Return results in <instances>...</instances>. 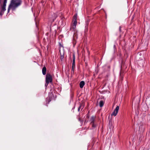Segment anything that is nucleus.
<instances>
[{"mask_svg": "<svg viewBox=\"0 0 150 150\" xmlns=\"http://www.w3.org/2000/svg\"><path fill=\"white\" fill-rule=\"evenodd\" d=\"M22 2V0H11L8 8V13L9 12L11 9L12 11L15 10L21 4Z\"/></svg>", "mask_w": 150, "mask_h": 150, "instance_id": "obj_1", "label": "nucleus"}, {"mask_svg": "<svg viewBox=\"0 0 150 150\" xmlns=\"http://www.w3.org/2000/svg\"><path fill=\"white\" fill-rule=\"evenodd\" d=\"M77 14H76L74 15L73 20V21L72 27L70 28V30L74 31H75L76 28V26L77 24Z\"/></svg>", "mask_w": 150, "mask_h": 150, "instance_id": "obj_2", "label": "nucleus"}, {"mask_svg": "<svg viewBox=\"0 0 150 150\" xmlns=\"http://www.w3.org/2000/svg\"><path fill=\"white\" fill-rule=\"evenodd\" d=\"M52 79L51 74L47 73L46 75L45 86H47L50 83L52 82Z\"/></svg>", "mask_w": 150, "mask_h": 150, "instance_id": "obj_3", "label": "nucleus"}, {"mask_svg": "<svg viewBox=\"0 0 150 150\" xmlns=\"http://www.w3.org/2000/svg\"><path fill=\"white\" fill-rule=\"evenodd\" d=\"M119 109V107L117 106L115 109L114 112L112 113L111 115H114L115 116L117 115V112H118V110Z\"/></svg>", "mask_w": 150, "mask_h": 150, "instance_id": "obj_4", "label": "nucleus"}, {"mask_svg": "<svg viewBox=\"0 0 150 150\" xmlns=\"http://www.w3.org/2000/svg\"><path fill=\"white\" fill-rule=\"evenodd\" d=\"M75 68V56L74 54H73V60L72 66L71 70L74 71V69Z\"/></svg>", "mask_w": 150, "mask_h": 150, "instance_id": "obj_5", "label": "nucleus"}, {"mask_svg": "<svg viewBox=\"0 0 150 150\" xmlns=\"http://www.w3.org/2000/svg\"><path fill=\"white\" fill-rule=\"evenodd\" d=\"M56 14L54 13H53L52 16L51 14H49L48 16L49 18L53 21L56 18Z\"/></svg>", "mask_w": 150, "mask_h": 150, "instance_id": "obj_6", "label": "nucleus"}, {"mask_svg": "<svg viewBox=\"0 0 150 150\" xmlns=\"http://www.w3.org/2000/svg\"><path fill=\"white\" fill-rule=\"evenodd\" d=\"M96 117L95 116H91L89 120L90 122V124L95 123L96 120Z\"/></svg>", "mask_w": 150, "mask_h": 150, "instance_id": "obj_7", "label": "nucleus"}, {"mask_svg": "<svg viewBox=\"0 0 150 150\" xmlns=\"http://www.w3.org/2000/svg\"><path fill=\"white\" fill-rule=\"evenodd\" d=\"M46 68L44 66L42 69V73L43 75L46 74Z\"/></svg>", "mask_w": 150, "mask_h": 150, "instance_id": "obj_8", "label": "nucleus"}, {"mask_svg": "<svg viewBox=\"0 0 150 150\" xmlns=\"http://www.w3.org/2000/svg\"><path fill=\"white\" fill-rule=\"evenodd\" d=\"M84 85H85L84 82L83 81H82L80 83V84H79L80 87V88H83V87L84 86Z\"/></svg>", "mask_w": 150, "mask_h": 150, "instance_id": "obj_9", "label": "nucleus"}, {"mask_svg": "<svg viewBox=\"0 0 150 150\" xmlns=\"http://www.w3.org/2000/svg\"><path fill=\"white\" fill-rule=\"evenodd\" d=\"M84 107L83 105L81 103H80V104L79 106L78 109V111H79L80 109H81V110L83 109Z\"/></svg>", "mask_w": 150, "mask_h": 150, "instance_id": "obj_10", "label": "nucleus"}, {"mask_svg": "<svg viewBox=\"0 0 150 150\" xmlns=\"http://www.w3.org/2000/svg\"><path fill=\"white\" fill-rule=\"evenodd\" d=\"M91 125L92 127L93 128H95L97 126V124L95 123H93L90 124Z\"/></svg>", "mask_w": 150, "mask_h": 150, "instance_id": "obj_11", "label": "nucleus"}, {"mask_svg": "<svg viewBox=\"0 0 150 150\" xmlns=\"http://www.w3.org/2000/svg\"><path fill=\"white\" fill-rule=\"evenodd\" d=\"M6 10V7L2 6L1 10V12H2L3 13V14H4V11Z\"/></svg>", "mask_w": 150, "mask_h": 150, "instance_id": "obj_12", "label": "nucleus"}, {"mask_svg": "<svg viewBox=\"0 0 150 150\" xmlns=\"http://www.w3.org/2000/svg\"><path fill=\"white\" fill-rule=\"evenodd\" d=\"M104 105V102L103 100H101L100 102L99 105L100 107H102Z\"/></svg>", "mask_w": 150, "mask_h": 150, "instance_id": "obj_13", "label": "nucleus"}, {"mask_svg": "<svg viewBox=\"0 0 150 150\" xmlns=\"http://www.w3.org/2000/svg\"><path fill=\"white\" fill-rule=\"evenodd\" d=\"M64 58V55H61V60L62 61V59H63Z\"/></svg>", "mask_w": 150, "mask_h": 150, "instance_id": "obj_14", "label": "nucleus"}, {"mask_svg": "<svg viewBox=\"0 0 150 150\" xmlns=\"http://www.w3.org/2000/svg\"><path fill=\"white\" fill-rule=\"evenodd\" d=\"M7 0H4V4H6Z\"/></svg>", "mask_w": 150, "mask_h": 150, "instance_id": "obj_15", "label": "nucleus"}, {"mask_svg": "<svg viewBox=\"0 0 150 150\" xmlns=\"http://www.w3.org/2000/svg\"><path fill=\"white\" fill-rule=\"evenodd\" d=\"M6 4L3 3L2 6L6 7Z\"/></svg>", "mask_w": 150, "mask_h": 150, "instance_id": "obj_16", "label": "nucleus"}, {"mask_svg": "<svg viewBox=\"0 0 150 150\" xmlns=\"http://www.w3.org/2000/svg\"><path fill=\"white\" fill-rule=\"evenodd\" d=\"M88 27H86V28L85 29V31H88Z\"/></svg>", "mask_w": 150, "mask_h": 150, "instance_id": "obj_17", "label": "nucleus"}, {"mask_svg": "<svg viewBox=\"0 0 150 150\" xmlns=\"http://www.w3.org/2000/svg\"><path fill=\"white\" fill-rule=\"evenodd\" d=\"M3 13H2V12H1H1H0V16H2V15H3Z\"/></svg>", "mask_w": 150, "mask_h": 150, "instance_id": "obj_18", "label": "nucleus"}, {"mask_svg": "<svg viewBox=\"0 0 150 150\" xmlns=\"http://www.w3.org/2000/svg\"><path fill=\"white\" fill-rule=\"evenodd\" d=\"M78 120H79V121H80V122L81 121V118L80 117L78 118Z\"/></svg>", "mask_w": 150, "mask_h": 150, "instance_id": "obj_19", "label": "nucleus"}, {"mask_svg": "<svg viewBox=\"0 0 150 150\" xmlns=\"http://www.w3.org/2000/svg\"><path fill=\"white\" fill-rule=\"evenodd\" d=\"M121 27L120 26L119 27V31H120V32H121Z\"/></svg>", "mask_w": 150, "mask_h": 150, "instance_id": "obj_20", "label": "nucleus"}, {"mask_svg": "<svg viewBox=\"0 0 150 150\" xmlns=\"http://www.w3.org/2000/svg\"><path fill=\"white\" fill-rule=\"evenodd\" d=\"M60 46H62L61 45V44H60Z\"/></svg>", "mask_w": 150, "mask_h": 150, "instance_id": "obj_21", "label": "nucleus"}, {"mask_svg": "<svg viewBox=\"0 0 150 150\" xmlns=\"http://www.w3.org/2000/svg\"><path fill=\"white\" fill-rule=\"evenodd\" d=\"M110 121H109V123H110Z\"/></svg>", "mask_w": 150, "mask_h": 150, "instance_id": "obj_22", "label": "nucleus"}]
</instances>
